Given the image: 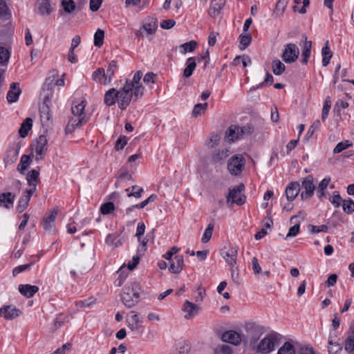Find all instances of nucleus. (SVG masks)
<instances>
[{
  "mask_svg": "<svg viewBox=\"0 0 354 354\" xmlns=\"http://www.w3.org/2000/svg\"><path fill=\"white\" fill-rule=\"evenodd\" d=\"M142 72L138 71L131 80H127L123 87L117 91L118 107L124 110L130 104L131 100L140 98L144 95L145 88L140 83Z\"/></svg>",
  "mask_w": 354,
  "mask_h": 354,
  "instance_id": "obj_1",
  "label": "nucleus"
},
{
  "mask_svg": "<svg viewBox=\"0 0 354 354\" xmlns=\"http://www.w3.org/2000/svg\"><path fill=\"white\" fill-rule=\"evenodd\" d=\"M86 104L85 100L75 101L73 102L71 107L72 116L70 118L66 127V133L73 132L76 128L81 127L87 121L88 118L84 112Z\"/></svg>",
  "mask_w": 354,
  "mask_h": 354,
  "instance_id": "obj_2",
  "label": "nucleus"
},
{
  "mask_svg": "<svg viewBox=\"0 0 354 354\" xmlns=\"http://www.w3.org/2000/svg\"><path fill=\"white\" fill-rule=\"evenodd\" d=\"M140 286L137 282L126 285L121 295V299L127 308H132L139 301Z\"/></svg>",
  "mask_w": 354,
  "mask_h": 354,
  "instance_id": "obj_3",
  "label": "nucleus"
},
{
  "mask_svg": "<svg viewBox=\"0 0 354 354\" xmlns=\"http://www.w3.org/2000/svg\"><path fill=\"white\" fill-rule=\"evenodd\" d=\"M281 337L280 334L275 332L268 334L257 344L255 348L256 351L262 354L270 353L274 350L275 346L279 344Z\"/></svg>",
  "mask_w": 354,
  "mask_h": 354,
  "instance_id": "obj_4",
  "label": "nucleus"
},
{
  "mask_svg": "<svg viewBox=\"0 0 354 354\" xmlns=\"http://www.w3.org/2000/svg\"><path fill=\"white\" fill-rule=\"evenodd\" d=\"M299 55V49L295 44H288L284 46L281 58L283 62L288 64L295 62Z\"/></svg>",
  "mask_w": 354,
  "mask_h": 354,
  "instance_id": "obj_5",
  "label": "nucleus"
},
{
  "mask_svg": "<svg viewBox=\"0 0 354 354\" xmlns=\"http://www.w3.org/2000/svg\"><path fill=\"white\" fill-rule=\"evenodd\" d=\"M142 320L134 310L130 311L126 318L127 326L133 333H140L142 329Z\"/></svg>",
  "mask_w": 354,
  "mask_h": 354,
  "instance_id": "obj_6",
  "label": "nucleus"
},
{
  "mask_svg": "<svg viewBox=\"0 0 354 354\" xmlns=\"http://www.w3.org/2000/svg\"><path fill=\"white\" fill-rule=\"evenodd\" d=\"M245 165V160L241 155L232 156L228 161L227 168L232 175L239 174Z\"/></svg>",
  "mask_w": 354,
  "mask_h": 354,
  "instance_id": "obj_7",
  "label": "nucleus"
},
{
  "mask_svg": "<svg viewBox=\"0 0 354 354\" xmlns=\"http://www.w3.org/2000/svg\"><path fill=\"white\" fill-rule=\"evenodd\" d=\"M301 188L303 191L301 192V197L303 200H308L313 196L315 186L313 183V177L312 176L309 175L302 180Z\"/></svg>",
  "mask_w": 354,
  "mask_h": 354,
  "instance_id": "obj_8",
  "label": "nucleus"
},
{
  "mask_svg": "<svg viewBox=\"0 0 354 354\" xmlns=\"http://www.w3.org/2000/svg\"><path fill=\"white\" fill-rule=\"evenodd\" d=\"M243 187V185L241 184L230 189L227 196V202H232V203H236L239 205L243 204L245 200V196L241 194Z\"/></svg>",
  "mask_w": 354,
  "mask_h": 354,
  "instance_id": "obj_9",
  "label": "nucleus"
},
{
  "mask_svg": "<svg viewBox=\"0 0 354 354\" xmlns=\"http://www.w3.org/2000/svg\"><path fill=\"white\" fill-rule=\"evenodd\" d=\"M48 140L46 136H40L32 147L35 150L37 160H41L47 151Z\"/></svg>",
  "mask_w": 354,
  "mask_h": 354,
  "instance_id": "obj_10",
  "label": "nucleus"
},
{
  "mask_svg": "<svg viewBox=\"0 0 354 354\" xmlns=\"http://www.w3.org/2000/svg\"><path fill=\"white\" fill-rule=\"evenodd\" d=\"M58 210L57 207H55L49 214H46L43 218V227L48 233L55 232V221L58 214Z\"/></svg>",
  "mask_w": 354,
  "mask_h": 354,
  "instance_id": "obj_11",
  "label": "nucleus"
},
{
  "mask_svg": "<svg viewBox=\"0 0 354 354\" xmlns=\"http://www.w3.org/2000/svg\"><path fill=\"white\" fill-rule=\"evenodd\" d=\"M21 313V310L13 305H4L0 308V316L7 320L17 318Z\"/></svg>",
  "mask_w": 354,
  "mask_h": 354,
  "instance_id": "obj_12",
  "label": "nucleus"
},
{
  "mask_svg": "<svg viewBox=\"0 0 354 354\" xmlns=\"http://www.w3.org/2000/svg\"><path fill=\"white\" fill-rule=\"evenodd\" d=\"M21 93V91L19 87V84L17 82H12L10 86V89L6 96L8 103L11 104L16 102L18 100Z\"/></svg>",
  "mask_w": 354,
  "mask_h": 354,
  "instance_id": "obj_13",
  "label": "nucleus"
},
{
  "mask_svg": "<svg viewBox=\"0 0 354 354\" xmlns=\"http://www.w3.org/2000/svg\"><path fill=\"white\" fill-rule=\"evenodd\" d=\"M222 340L233 345H239L241 342V335L234 330H228L222 335Z\"/></svg>",
  "mask_w": 354,
  "mask_h": 354,
  "instance_id": "obj_14",
  "label": "nucleus"
},
{
  "mask_svg": "<svg viewBox=\"0 0 354 354\" xmlns=\"http://www.w3.org/2000/svg\"><path fill=\"white\" fill-rule=\"evenodd\" d=\"M182 310L185 313V318L186 319H189L198 313L200 308L194 303L186 301L184 303Z\"/></svg>",
  "mask_w": 354,
  "mask_h": 354,
  "instance_id": "obj_15",
  "label": "nucleus"
},
{
  "mask_svg": "<svg viewBox=\"0 0 354 354\" xmlns=\"http://www.w3.org/2000/svg\"><path fill=\"white\" fill-rule=\"evenodd\" d=\"M222 255L225 262L232 268H234L236 263L237 250L235 248H230L227 250H223Z\"/></svg>",
  "mask_w": 354,
  "mask_h": 354,
  "instance_id": "obj_16",
  "label": "nucleus"
},
{
  "mask_svg": "<svg viewBox=\"0 0 354 354\" xmlns=\"http://www.w3.org/2000/svg\"><path fill=\"white\" fill-rule=\"evenodd\" d=\"M301 187L299 183L292 182L289 183L286 189V195L288 201H292L299 194Z\"/></svg>",
  "mask_w": 354,
  "mask_h": 354,
  "instance_id": "obj_17",
  "label": "nucleus"
},
{
  "mask_svg": "<svg viewBox=\"0 0 354 354\" xmlns=\"http://www.w3.org/2000/svg\"><path fill=\"white\" fill-rule=\"evenodd\" d=\"M302 39L304 41V45L302 47L301 62L303 64H306L311 53L312 41H308L306 35L302 36Z\"/></svg>",
  "mask_w": 354,
  "mask_h": 354,
  "instance_id": "obj_18",
  "label": "nucleus"
},
{
  "mask_svg": "<svg viewBox=\"0 0 354 354\" xmlns=\"http://www.w3.org/2000/svg\"><path fill=\"white\" fill-rule=\"evenodd\" d=\"M18 289L19 292L26 298L32 297L39 291L38 286L30 284H20Z\"/></svg>",
  "mask_w": 354,
  "mask_h": 354,
  "instance_id": "obj_19",
  "label": "nucleus"
},
{
  "mask_svg": "<svg viewBox=\"0 0 354 354\" xmlns=\"http://www.w3.org/2000/svg\"><path fill=\"white\" fill-rule=\"evenodd\" d=\"M15 195L11 192H4L0 194V207L10 209L15 201Z\"/></svg>",
  "mask_w": 354,
  "mask_h": 354,
  "instance_id": "obj_20",
  "label": "nucleus"
},
{
  "mask_svg": "<svg viewBox=\"0 0 354 354\" xmlns=\"http://www.w3.org/2000/svg\"><path fill=\"white\" fill-rule=\"evenodd\" d=\"M171 261L169 270L175 274L180 273L184 266L183 257L182 255H177Z\"/></svg>",
  "mask_w": 354,
  "mask_h": 354,
  "instance_id": "obj_21",
  "label": "nucleus"
},
{
  "mask_svg": "<svg viewBox=\"0 0 354 354\" xmlns=\"http://www.w3.org/2000/svg\"><path fill=\"white\" fill-rule=\"evenodd\" d=\"M39 171L36 170H32L28 173L26 179L30 188L26 189V191H31V193L35 192L37 184L39 180Z\"/></svg>",
  "mask_w": 354,
  "mask_h": 354,
  "instance_id": "obj_22",
  "label": "nucleus"
},
{
  "mask_svg": "<svg viewBox=\"0 0 354 354\" xmlns=\"http://www.w3.org/2000/svg\"><path fill=\"white\" fill-rule=\"evenodd\" d=\"M32 194L33 193H31V191H26L20 197L17 207L18 212L21 213L27 208Z\"/></svg>",
  "mask_w": 354,
  "mask_h": 354,
  "instance_id": "obj_23",
  "label": "nucleus"
},
{
  "mask_svg": "<svg viewBox=\"0 0 354 354\" xmlns=\"http://www.w3.org/2000/svg\"><path fill=\"white\" fill-rule=\"evenodd\" d=\"M120 234L113 233L109 234L106 238V243L112 247V248H118L122 245L123 241L122 239H119Z\"/></svg>",
  "mask_w": 354,
  "mask_h": 354,
  "instance_id": "obj_24",
  "label": "nucleus"
},
{
  "mask_svg": "<svg viewBox=\"0 0 354 354\" xmlns=\"http://www.w3.org/2000/svg\"><path fill=\"white\" fill-rule=\"evenodd\" d=\"M37 6L38 12L41 15H48L52 12L50 0H38Z\"/></svg>",
  "mask_w": 354,
  "mask_h": 354,
  "instance_id": "obj_25",
  "label": "nucleus"
},
{
  "mask_svg": "<svg viewBox=\"0 0 354 354\" xmlns=\"http://www.w3.org/2000/svg\"><path fill=\"white\" fill-rule=\"evenodd\" d=\"M118 102L117 90L115 88H110L104 95V102L106 106H111Z\"/></svg>",
  "mask_w": 354,
  "mask_h": 354,
  "instance_id": "obj_26",
  "label": "nucleus"
},
{
  "mask_svg": "<svg viewBox=\"0 0 354 354\" xmlns=\"http://www.w3.org/2000/svg\"><path fill=\"white\" fill-rule=\"evenodd\" d=\"M236 130L237 131V133L240 134V138H241L244 136L250 135L253 132L254 128L251 124H247L243 127L235 125L230 127V132H234Z\"/></svg>",
  "mask_w": 354,
  "mask_h": 354,
  "instance_id": "obj_27",
  "label": "nucleus"
},
{
  "mask_svg": "<svg viewBox=\"0 0 354 354\" xmlns=\"http://www.w3.org/2000/svg\"><path fill=\"white\" fill-rule=\"evenodd\" d=\"M106 77L107 75L103 68H97L92 74V78L95 82L103 84L104 85L109 84L110 83L105 81V78L106 79Z\"/></svg>",
  "mask_w": 354,
  "mask_h": 354,
  "instance_id": "obj_28",
  "label": "nucleus"
},
{
  "mask_svg": "<svg viewBox=\"0 0 354 354\" xmlns=\"http://www.w3.org/2000/svg\"><path fill=\"white\" fill-rule=\"evenodd\" d=\"M345 351L349 354H354V328L351 329L344 342Z\"/></svg>",
  "mask_w": 354,
  "mask_h": 354,
  "instance_id": "obj_29",
  "label": "nucleus"
},
{
  "mask_svg": "<svg viewBox=\"0 0 354 354\" xmlns=\"http://www.w3.org/2000/svg\"><path fill=\"white\" fill-rule=\"evenodd\" d=\"M39 112L43 125H48L50 122V114L48 106L46 104H43L39 108Z\"/></svg>",
  "mask_w": 354,
  "mask_h": 354,
  "instance_id": "obj_30",
  "label": "nucleus"
},
{
  "mask_svg": "<svg viewBox=\"0 0 354 354\" xmlns=\"http://www.w3.org/2000/svg\"><path fill=\"white\" fill-rule=\"evenodd\" d=\"M196 66V63L194 57H189L187 59L186 62V67L184 69L183 76L185 77H190Z\"/></svg>",
  "mask_w": 354,
  "mask_h": 354,
  "instance_id": "obj_31",
  "label": "nucleus"
},
{
  "mask_svg": "<svg viewBox=\"0 0 354 354\" xmlns=\"http://www.w3.org/2000/svg\"><path fill=\"white\" fill-rule=\"evenodd\" d=\"M230 154L229 150L227 149H222L215 150L212 153V160L217 162L225 159Z\"/></svg>",
  "mask_w": 354,
  "mask_h": 354,
  "instance_id": "obj_32",
  "label": "nucleus"
},
{
  "mask_svg": "<svg viewBox=\"0 0 354 354\" xmlns=\"http://www.w3.org/2000/svg\"><path fill=\"white\" fill-rule=\"evenodd\" d=\"M322 66H326L330 62V59L332 57V53L330 52V48L328 46V41H326L325 46H324L322 49Z\"/></svg>",
  "mask_w": 354,
  "mask_h": 354,
  "instance_id": "obj_33",
  "label": "nucleus"
},
{
  "mask_svg": "<svg viewBox=\"0 0 354 354\" xmlns=\"http://www.w3.org/2000/svg\"><path fill=\"white\" fill-rule=\"evenodd\" d=\"M32 125V119L28 118H26L21 125V127L19 130V133L21 137L24 138L27 136L28 131L31 129Z\"/></svg>",
  "mask_w": 354,
  "mask_h": 354,
  "instance_id": "obj_34",
  "label": "nucleus"
},
{
  "mask_svg": "<svg viewBox=\"0 0 354 354\" xmlns=\"http://www.w3.org/2000/svg\"><path fill=\"white\" fill-rule=\"evenodd\" d=\"M118 69V65H117V62L114 60L111 61L109 66H108V68L106 69V73L107 75V77H106V79L105 78V81L106 82H111L114 75H115V73L116 72Z\"/></svg>",
  "mask_w": 354,
  "mask_h": 354,
  "instance_id": "obj_35",
  "label": "nucleus"
},
{
  "mask_svg": "<svg viewBox=\"0 0 354 354\" xmlns=\"http://www.w3.org/2000/svg\"><path fill=\"white\" fill-rule=\"evenodd\" d=\"M240 46L239 48L241 50L245 49L251 43L252 41V36L248 32H243L240 37Z\"/></svg>",
  "mask_w": 354,
  "mask_h": 354,
  "instance_id": "obj_36",
  "label": "nucleus"
},
{
  "mask_svg": "<svg viewBox=\"0 0 354 354\" xmlns=\"http://www.w3.org/2000/svg\"><path fill=\"white\" fill-rule=\"evenodd\" d=\"M285 65L278 59L272 61V71L276 75H281L285 71Z\"/></svg>",
  "mask_w": 354,
  "mask_h": 354,
  "instance_id": "obj_37",
  "label": "nucleus"
},
{
  "mask_svg": "<svg viewBox=\"0 0 354 354\" xmlns=\"http://www.w3.org/2000/svg\"><path fill=\"white\" fill-rule=\"evenodd\" d=\"M220 142V136L218 134L212 133L209 138L206 141V147L209 149L214 148L217 146Z\"/></svg>",
  "mask_w": 354,
  "mask_h": 354,
  "instance_id": "obj_38",
  "label": "nucleus"
},
{
  "mask_svg": "<svg viewBox=\"0 0 354 354\" xmlns=\"http://www.w3.org/2000/svg\"><path fill=\"white\" fill-rule=\"evenodd\" d=\"M328 353L330 354H336L339 351H342V346L341 344H338L337 342H333L332 339V337L330 336L328 339Z\"/></svg>",
  "mask_w": 354,
  "mask_h": 354,
  "instance_id": "obj_39",
  "label": "nucleus"
},
{
  "mask_svg": "<svg viewBox=\"0 0 354 354\" xmlns=\"http://www.w3.org/2000/svg\"><path fill=\"white\" fill-rule=\"evenodd\" d=\"M277 354H295V349L292 344L287 342L279 349Z\"/></svg>",
  "mask_w": 354,
  "mask_h": 354,
  "instance_id": "obj_40",
  "label": "nucleus"
},
{
  "mask_svg": "<svg viewBox=\"0 0 354 354\" xmlns=\"http://www.w3.org/2000/svg\"><path fill=\"white\" fill-rule=\"evenodd\" d=\"M10 50L3 46H0V64L2 65L6 64L10 59Z\"/></svg>",
  "mask_w": 354,
  "mask_h": 354,
  "instance_id": "obj_41",
  "label": "nucleus"
},
{
  "mask_svg": "<svg viewBox=\"0 0 354 354\" xmlns=\"http://www.w3.org/2000/svg\"><path fill=\"white\" fill-rule=\"evenodd\" d=\"M289 2V0H279L276 5L275 13L277 16H281Z\"/></svg>",
  "mask_w": 354,
  "mask_h": 354,
  "instance_id": "obj_42",
  "label": "nucleus"
},
{
  "mask_svg": "<svg viewBox=\"0 0 354 354\" xmlns=\"http://www.w3.org/2000/svg\"><path fill=\"white\" fill-rule=\"evenodd\" d=\"M214 227V223H210L208 225L207 227L205 229L204 234L201 239V241L203 243H206L210 240L212 235V232H213Z\"/></svg>",
  "mask_w": 354,
  "mask_h": 354,
  "instance_id": "obj_43",
  "label": "nucleus"
},
{
  "mask_svg": "<svg viewBox=\"0 0 354 354\" xmlns=\"http://www.w3.org/2000/svg\"><path fill=\"white\" fill-rule=\"evenodd\" d=\"M196 42L194 41H190L185 43L180 46L181 53L185 54L187 52H192L196 47Z\"/></svg>",
  "mask_w": 354,
  "mask_h": 354,
  "instance_id": "obj_44",
  "label": "nucleus"
},
{
  "mask_svg": "<svg viewBox=\"0 0 354 354\" xmlns=\"http://www.w3.org/2000/svg\"><path fill=\"white\" fill-rule=\"evenodd\" d=\"M176 354H187L190 351V345L186 342H180L176 346Z\"/></svg>",
  "mask_w": 354,
  "mask_h": 354,
  "instance_id": "obj_45",
  "label": "nucleus"
},
{
  "mask_svg": "<svg viewBox=\"0 0 354 354\" xmlns=\"http://www.w3.org/2000/svg\"><path fill=\"white\" fill-rule=\"evenodd\" d=\"M104 32L98 29L94 35V44L95 46L100 47L103 44Z\"/></svg>",
  "mask_w": 354,
  "mask_h": 354,
  "instance_id": "obj_46",
  "label": "nucleus"
},
{
  "mask_svg": "<svg viewBox=\"0 0 354 354\" xmlns=\"http://www.w3.org/2000/svg\"><path fill=\"white\" fill-rule=\"evenodd\" d=\"M30 164V158L27 155H23L21 157L20 162L18 165V170L23 172L27 169Z\"/></svg>",
  "mask_w": 354,
  "mask_h": 354,
  "instance_id": "obj_47",
  "label": "nucleus"
},
{
  "mask_svg": "<svg viewBox=\"0 0 354 354\" xmlns=\"http://www.w3.org/2000/svg\"><path fill=\"white\" fill-rule=\"evenodd\" d=\"M331 102L329 97H327L324 101V106L322 113V120L325 121L328 116V113L330 109Z\"/></svg>",
  "mask_w": 354,
  "mask_h": 354,
  "instance_id": "obj_48",
  "label": "nucleus"
},
{
  "mask_svg": "<svg viewBox=\"0 0 354 354\" xmlns=\"http://www.w3.org/2000/svg\"><path fill=\"white\" fill-rule=\"evenodd\" d=\"M342 208L348 214L353 213L354 212V201L351 198L343 201Z\"/></svg>",
  "mask_w": 354,
  "mask_h": 354,
  "instance_id": "obj_49",
  "label": "nucleus"
},
{
  "mask_svg": "<svg viewBox=\"0 0 354 354\" xmlns=\"http://www.w3.org/2000/svg\"><path fill=\"white\" fill-rule=\"evenodd\" d=\"M62 6L64 11L67 13H71L75 8V2L73 0H62Z\"/></svg>",
  "mask_w": 354,
  "mask_h": 354,
  "instance_id": "obj_50",
  "label": "nucleus"
},
{
  "mask_svg": "<svg viewBox=\"0 0 354 354\" xmlns=\"http://www.w3.org/2000/svg\"><path fill=\"white\" fill-rule=\"evenodd\" d=\"M115 209L113 202L104 203L100 207V212L102 214L106 215L112 212Z\"/></svg>",
  "mask_w": 354,
  "mask_h": 354,
  "instance_id": "obj_51",
  "label": "nucleus"
},
{
  "mask_svg": "<svg viewBox=\"0 0 354 354\" xmlns=\"http://www.w3.org/2000/svg\"><path fill=\"white\" fill-rule=\"evenodd\" d=\"M225 4V0H212L211 9L218 14Z\"/></svg>",
  "mask_w": 354,
  "mask_h": 354,
  "instance_id": "obj_52",
  "label": "nucleus"
},
{
  "mask_svg": "<svg viewBox=\"0 0 354 354\" xmlns=\"http://www.w3.org/2000/svg\"><path fill=\"white\" fill-rule=\"evenodd\" d=\"M143 192L144 189L142 187H140L137 185H133L131 187V192L127 194V196H133L135 198H140L142 196Z\"/></svg>",
  "mask_w": 354,
  "mask_h": 354,
  "instance_id": "obj_53",
  "label": "nucleus"
},
{
  "mask_svg": "<svg viewBox=\"0 0 354 354\" xmlns=\"http://www.w3.org/2000/svg\"><path fill=\"white\" fill-rule=\"evenodd\" d=\"M352 145L348 140L339 142L333 149L334 153H339Z\"/></svg>",
  "mask_w": 354,
  "mask_h": 354,
  "instance_id": "obj_54",
  "label": "nucleus"
},
{
  "mask_svg": "<svg viewBox=\"0 0 354 354\" xmlns=\"http://www.w3.org/2000/svg\"><path fill=\"white\" fill-rule=\"evenodd\" d=\"M240 62L242 63L243 67H246L252 64L250 57L247 55L237 56L234 59L235 64H238Z\"/></svg>",
  "mask_w": 354,
  "mask_h": 354,
  "instance_id": "obj_55",
  "label": "nucleus"
},
{
  "mask_svg": "<svg viewBox=\"0 0 354 354\" xmlns=\"http://www.w3.org/2000/svg\"><path fill=\"white\" fill-rule=\"evenodd\" d=\"M329 201L335 207H339L342 202V197L338 192H334L333 196L329 198Z\"/></svg>",
  "mask_w": 354,
  "mask_h": 354,
  "instance_id": "obj_56",
  "label": "nucleus"
},
{
  "mask_svg": "<svg viewBox=\"0 0 354 354\" xmlns=\"http://www.w3.org/2000/svg\"><path fill=\"white\" fill-rule=\"evenodd\" d=\"M215 354H232V348L227 345H219L214 351Z\"/></svg>",
  "mask_w": 354,
  "mask_h": 354,
  "instance_id": "obj_57",
  "label": "nucleus"
},
{
  "mask_svg": "<svg viewBox=\"0 0 354 354\" xmlns=\"http://www.w3.org/2000/svg\"><path fill=\"white\" fill-rule=\"evenodd\" d=\"M207 106V103H204V104L198 103V104H196L194 106V109L192 111V115L194 117H197L198 115H200L202 111H204L206 109Z\"/></svg>",
  "mask_w": 354,
  "mask_h": 354,
  "instance_id": "obj_58",
  "label": "nucleus"
},
{
  "mask_svg": "<svg viewBox=\"0 0 354 354\" xmlns=\"http://www.w3.org/2000/svg\"><path fill=\"white\" fill-rule=\"evenodd\" d=\"M31 266H32V263H27V264H24V265H21V266L15 267L12 270L13 276L15 277L21 272L28 270L30 268Z\"/></svg>",
  "mask_w": 354,
  "mask_h": 354,
  "instance_id": "obj_59",
  "label": "nucleus"
},
{
  "mask_svg": "<svg viewBox=\"0 0 354 354\" xmlns=\"http://www.w3.org/2000/svg\"><path fill=\"white\" fill-rule=\"evenodd\" d=\"M308 229L311 233H319L321 232H326L328 230V227L326 225H310L308 226Z\"/></svg>",
  "mask_w": 354,
  "mask_h": 354,
  "instance_id": "obj_60",
  "label": "nucleus"
},
{
  "mask_svg": "<svg viewBox=\"0 0 354 354\" xmlns=\"http://www.w3.org/2000/svg\"><path fill=\"white\" fill-rule=\"evenodd\" d=\"M128 138L125 136H120L116 141L115 149L117 151L122 149L127 144Z\"/></svg>",
  "mask_w": 354,
  "mask_h": 354,
  "instance_id": "obj_61",
  "label": "nucleus"
},
{
  "mask_svg": "<svg viewBox=\"0 0 354 354\" xmlns=\"http://www.w3.org/2000/svg\"><path fill=\"white\" fill-rule=\"evenodd\" d=\"M348 103L346 100L343 99H339L336 102L334 110L336 111L337 112H339L340 111V109H345L348 108Z\"/></svg>",
  "mask_w": 354,
  "mask_h": 354,
  "instance_id": "obj_62",
  "label": "nucleus"
},
{
  "mask_svg": "<svg viewBox=\"0 0 354 354\" xmlns=\"http://www.w3.org/2000/svg\"><path fill=\"white\" fill-rule=\"evenodd\" d=\"M156 25L155 24H145L142 26V29L148 34L153 35L156 30Z\"/></svg>",
  "mask_w": 354,
  "mask_h": 354,
  "instance_id": "obj_63",
  "label": "nucleus"
},
{
  "mask_svg": "<svg viewBox=\"0 0 354 354\" xmlns=\"http://www.w3.org/2000/svg\"><path fill=\"white\" fill-rule=\"evenodd\" d=\"M176 21L174 19H165L160 22V27L162 29H170L174 26Z\"/></svg>",
  "mask_w": 354,
  "mask_h": 354,
  "instance_id": "obj_64",
  "label": "nucleus"
}]
</instances>
